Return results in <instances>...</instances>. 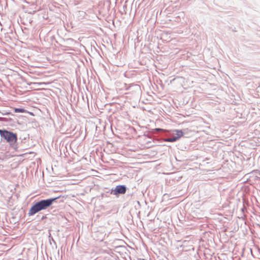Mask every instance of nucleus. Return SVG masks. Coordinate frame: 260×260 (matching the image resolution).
Listing matches in <instances>:
<instances>
[{
	"label": "nucleus",
	"instance_id": "obj_5",
	"mask_svg": "<svg viewBox=\"0 0 260 260\" xmlns=\"http://www.w3.org/2000/svg\"><path fill=\"white\" fill-rule=\"evenodd\" d=\"M176 133V134L177 135L176 138H178V139L179 140L180 138L183 137V133L181 130H178L176 129L174 131Z\"/></svg>",
	"mask_w": 260,
	"mask_h": 260
},
{
	"label": "nucleus",
	"instance_id": "obj_1",
	"mask_svg": "<svg viewBox=\"0 0 260 260\" xmlns=\"http://www.w3.org/2000/svg\"><path fill=\"white\" fill-rule=\"evenodd\" d=\"M56 199H49L37 202L30 208L28 214L29 216H31L41 210L46 209L52 204Z\"/></svg>",
	"mask_w": 260,
	"mask_h": 260
},
{
	"label": "nucleus",
	"instance_id": "obj_3",
	"mask_svg": "<svg viewBox=\"0 0 260 260\" xmlns=\"http://www.w3.org/2000/svg\"><path fill=\"white\" fill-rule=\"evenodd\" d=\"M126 190V187L124 185H117L114 190V194H124Z\"/></svg>",
	"mask_w": 260,
	"mask_h": 260
},
{
	"label": "nucleus",
	"instance_id": "obj_6",
	"mask_svg": "<svg viewBox=\"0 0 260 260\" xmlns=\"http://www.w3.org/2000/svg\"><path fill=\"white\" fill-rule=\"evenodd\" d=\"M178 138H176V137H173V138H168V139H165V142H175L177 140H178Z\"/></svg>",
	"mask_w": 260,
	"mask_h": 260
},
{
	"label": "nucleus",
	"instance_id": "obj_7",
	"mask_svg": "<svg viewBox=\"0 0 260 260\" xmlns=\"http://www.w3.org/2000/svg\"><path fill=\"white\" fill-rule=\"evenodd\" d=\"M156 131H164L162 129H160V128H156Z\"/></svg>",
	"mask_w": 260,
	"mask_h": 260
},
{
	"label": "nucleus",
	"instance_id": "obj_2",
	"mask_svg": "<svg viewBox=\"0 0 260 260\" xmlns=\"http://www.w3.org/2000/svg\"><path fill=\"white\" fill-rule=\"evenodd\" d=\"M0 135L10 145L15 143L17 140L16 134L6 130L0 129Z\"/></svg>",
	"mask_w": 260,
	"mask_h": 260
},
{
	"label": "nucleus",
	"instance_id": "obj_4",
	"mask_svg": "<svg viewBox=\"0 0 260 260\" xmlns=\"http://www.w3.org/2000/svg\"><path fill=\"white\" fill-rule=\"evenodd\" d=\"M14 111L15 113H26L27 112L26 110L22 108H15L14 109ZM30 115L34 116V114L32 112H27Z\"/></svg>",
	"mask_w": 260,
	"mask_h": 260
}]
</instances>
